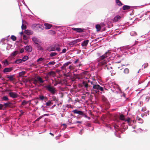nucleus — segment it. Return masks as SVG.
<instances>
[{
  "label": "nucleus",
  "mask_w": 150,
  "mask_h": 150,
  "mask_svg": "<svg viewBox=\"0 0 150 150\" xmlns=\"http://www.w3.org/2000/svg\"><path fill=\"white\" fill-rule=\"evenodd\" d=\"M11 39L13 41H15L16 40V38L14 35H11Z\"/></svg>",
  "instance_id": "39"
},
{
  "label": "nucleus",
  "mask_w": 150,
  "mask_h": 150,
  "mask_svg": "<svg viewBox=\"0 0 150 150\" xmlns=\"http://www.w3.org/2000/svg\"><path fill=\"white\" fill-rule=\"evenodd\" d=\"M28 103V102L26 101L25 100H23L22 103L21 105H24Z\"/></svg>",
  "instance_id": "47"
},
{
  "label": "nucleus",
  "mask_w": 150,
  "mask_h": 150,
  "mask_svg": "<svg viewBox=\"0 0 150 150\" xmlns=\"http://www.w3.org/2000/svg\"><path fill=\"white\" fill-rule=\"evenodd\" d=\"M74 63L76 64V66L78 67L80 66V62H79V60L77 59L75 61H74Z\"/></svg>",
  "instance_id": "34"
},
{
  "label": "nucleus",
  "mask_w": 150,
  "mask_h": 150,
  "mask_svg": "<svg viewBox=\"0 0 150 150\" xmlns=\"http://www.w3.org/2000/svg\"><path fill=\"white\" fill-rule=\"evenodd\" d=\"M96 29L98 31H100L101 29L100 26L99 24H97L96 25Z\"/></svg>",
  "instance_id": "31"
},
{
  "label": "nucleus",
  "mask_w": 150,
  "mask_h": 150,
  "mask_svg": "<svg viewBox=\"0 0 150 150\" xmlns=\"http://www.w3.org/2000/svg\"><path fill=\"white\" fill-rule=\"evenodd\" d=\"M83 133V129H81L80 131L79 132V134L81 135Z\"/></svg>",
  "instance_id": "53"
},
{
  "label": "nucleus",
  "mask_w": 150,
  "mask_h": 150,
  "mask_svg": "<svg viewBox=\"0 0 150 150\" xmlns=\"http://www.w3.org/2000/svg\"><path fill=\"white\" fill-rule=\"evenodd\" d=\"M24 47L25 50L27 52H30L32 51V47L30 45L24 46Z\"/></svg>",
  "instance_id": "11"
},
{
  "label": "nucleus",
  "mask_w": 150,
  "mask_h": 150,
  "mask_svg": "<svg viewBox=\"0 0 150 150\" xmlns=\"http://www.w3.org/2000/svg\"><path fill=\"white\" fill-rule=\"evenodd\" d=\"M44 58H43L42 57H40L37 60V62H39V61H41L43 60H44Z\"/></svg>",
  "instance_id": "44"
},
{
  "label": "nucleus",
  "mask_w": 150,
  "mask_h": 150,
  "mask_svg": "<svg viewBox=\"0 0 150 150\" xmlns=\"http://www.w3.org/2000/svg\"><path fill=\"white\" fill-rule=\"evenodd\" d=\"M21 28L22 30H25L26 29V25H24L23 23L21 26Z\"/></svg>",
  "instance_id": "46"
},
{
  "label": "nucleus",
  "mask_w": 150,
  "mask_h": 150,
  "mask_svg": "<svg viewBox=\"0 0 150 150\" xmlns=\"http://www.w3.org/2000/svg\"><path fill=\"white\" fill-rule=\"evenodd\" d=\"M2 63L4 64L5 66H6L9 64V63L6 59H5L4 61H2Z\"/></svg>",
  "instance_id": "25"
},
{
  "label": "nucleus",
  "mask_w": 150,
  "mask_h": 150,
  "mask_svg": "<svg viewBox=\"0 0 150 150\" xmlns=\"http://www.w3.org/2000/svg\"><path fill=\"white\" fill-rule=\"evenodd\" d=\"M66 51H67L66 49L65 48H64L62 50V52H60V54L65 53L66 52Z\"/></svg>",
  "instance_id": "48"
},
{
  "label": "nucleus",
  "mask_w": 150,
  "mask_h": 150,
  "mask_svg": "<svg viewBox=\"0 0 150 150\" xmlns=\"http://www.w3.org/2000/svg\"><path fill=\"white\" fill-rule=\"evenodd\" d=\"M38 96L40 100H43L46 98V97H45L43 95H40Z\"/></svg>",
  "instance_id": "32"
},
{
  "label": "nucleus",
  "mask_w": 150,
  "mask_h": 150,
  "mask_svg": "<svg viewBox=\"0 0 150 150\" xmlns=\"http://www.w3.org/2000/svg\"><path fill=\"white\" fill-rule=\"evenodd\" d=\"M50 134L52 135V136H54V134L52 133H51V132L50 133Z\"/></svg>",
  "instance_id": "64"
},
{
  "label": "nucleus",
  "mask_w": 150,
  "mask_h": 150,
  "mask_svg": "<svg viewBox=\"0 0 150 150\" xmlns=\"http://www.w3.org/2000/svg\"><path fill=\"white\" fill-rule=\"evenodd\" d=\"M82 84H83V86H84V87L86 88V89L88 87V84L87 83H86V82L85 81H83L82 82Z\"/></svg>",
  "instance_id": "29"
},
{
  "label": "nucleus",
  "mask_w": 150,
  "mask_h": 150,
  "mask_svg": "<svg viewBox=\"0 0 150 150\" xmlns=\"http://www.w3.org/2000/svg\"><path fill=\"white\" fill-rule=\"evenodd\" d=\"M22 62V61L21 59H17L13 63H14L19 64Z\"/></svg>",
  "instance_id": "30"
},
{
  "label": "nucleus",
  "mask_w": 150,
  "mask_h": 150,
  "mask_svg": "<svg viewBox=\"0 0 150 150\" xmlns=\"http://www.w3.org/2000/svg\"><path fill=\"white\" fill-rule=\"evenodd\" d=\"M146 110V108L145 107L143 108H142V111H145Z\"/></svg>",
  "instance_id": "57"
},
{
  "label": "nucleus",
  "mask_w": 150,
  "mask_h": 150,
  "mask_svg": "<svg viewBox=\"0 0 150 150\" xmlns=\"http://www.w3.org/2000/svg\"><path fill=\"white\" fill-rule=\"evenodd\" d=\"M72 30L76 31L78 33H81L84 31V29L83 28H71Z\"/></svg>",
  "instance_id": "10"
},
{
  "label": "nucleus",
  "mask_w": 150,
  "mask_h": 150,
  "mask_svg": "<svg viewBox=\"0 0 150 150\" xmlns=\"http://www.w3.org/2000/svg\"><path fill=\"white\" fill-rule=\"evenodd\" d=\"M48 115H49V114H45L43 115L44 116H48Z\"/></svg>",
  "instance_id": "62"
},
{
  "label": "nucleus",
  "mask_w": 150,
  "mask_h": 150,
  "mask_svg": "<svg viewBox=\"0 0 150 150\" xmlns=\"http://www.w3.org/2000/svg\"><path fill=\"white\" fill-rule=\"evenodd\" d=\"M37 82H38V81H37V79H35L34 80H33V83L34 84H35V85H36V84H37Z\"/></svg>",
  "instance_id": "50"
},
{
  "label": "nucleus",
  "mask_w": 150,
  "mask_h": 150,
  "mask_svg": "<svg viewBox=\"0 0 150 150\" xmlns=\"http://www.w3.org/2000/svg\"><path fill=\"white\" fill-rule=\"evenodd\" d=\"M78 40H79L78 39H76L72 40L71 42H70L69 43V44L70 46L73 45H75L77 43Z\"/></svg>",
  "instance_id": "18"
},
{
  "label": "nucleus",
  "mask_w": 150,
  "mask_h": 150,
  "mask_svg": "<svg viewBox=\"0 0 150 150\" xmlns=\"http://www.w3.org/2000/svg\"><path fill=\"white\" fill-rule=\"evenodd\" d=\"M55 64V62L54 61H52L50 62L47 64V66H48V65H53L54 64Z\"/></svg>",
  "instance_id": "42"
},
{
  "label": "nucleus",
  "mask_w": 150,
  "mask_h": 150,
  "mask_svg": "<svg viewBox=\"0 0 150 150\" xmlns=\"http://www.w3.org/2000/svg\"><path fill=\"white\" fill-rule=\"evenodd\" d=\"M46 89L50 92L52 95H55L56 93V90L55 88L51 86L50 85H49L46 87Z\"/></svg>",
  "instance_id": "6"
},
{
  "label": "nucleus",
  "mask_w": 150,
  "mask_h": 150,
  "mask_svg": "<svg viewBox=\"0 0 150 150\" xmlns=\"http://www.w3.org/2000/svg\"><path fill=\"white\" fill-rule=\"evenodd\" d=\"M132 48L128 46H126L122 48V49H124L126 52H127V53H128L129 52L130 53H131V52L129 51L130 50H131V49Z\"/></svg>",
  "instance_id": "15"
},
{
  "label": "nucleus",
  "mask_w": 150,
  "mask_h": 150,
  "mask_svg": "<svg viewBox=\"0 0 150 150\" xmlns=\"http://www.w3.org/2000/svg\"><path fill=\"white\" fill-rule=\"evenodd\" d=\"M47 74L50 76L52 74L51 72H49Z\"/></svg>",
  "instance_id": "61"
},
{
  "label": "nucleus",
  "mask_w": 150,
  "mask_h": 150,
  "mask_svg": "<svg viewBox=\"0 0 150 150\" xmlns=\"http://www.w3.org/2000/svg\"><path fill=\"white\" fill-rule=\"evenodd\" d=\"M143 130L141 129V128H139L137 130V133L139 132H141Z\"/></svg>",
  "instance_id": "49"
},
{
  "label": "nucleus",
  "mask_w": 150,
  "mask_h": 150,
  "mask_svg": "<svg viewBox=\"0 0 150 150\" xmlns=\"http://www.w3.org/2000/svg\"><path fill=\"white\" fill-rule=\"evenodd\" d=\"M33 41L35 44H39L41 42L40 40L36 36H34L32 38Z\"/></svg>",
  "instance_id": "9"
},
{
  "label": "nucleus",
  "mask_w": 150,
  "mask_h": 150,
  "mask_svg": "<svg viewBox=\"0 0 150 150\" xmlns=\"http://www.w3.org/2000/svg\"><path fill=\"white\" fill-rule=\"evenodd\" d=\"M60 45L59 44H53L48 46L47 50L49 52H51L57 50L58 52H60L61 50L60 48Z\"/></svg>",
  "instance_id": "5"
},
{
  "label": "nucleus",
  "mask_w": 150,
  "mask_h": 150,
  "mask_svg": "<svg viewBox=\"0 0 150 150\" xmlns=\"http://www.w3.org/2000/svg\"><path fill=\"white\" fill-rule=\"evenodd\" d=\"M138 122L140 123H142L143 122V120L141 118H139L138 119Z\"/></svg>",
  "instance_id": "43"
},
{
  "label": "nucleus",
  "mask_w": 150,
  "mask_h": 150,
  "mask_svg": "<svg viewBox=\"0 0 150 150\" xmlns=\"http://www.w3.org/2000/svg\"><path fill=\"white\" fill-rule=\"evenodd\" d=\"M19 53V52L18 51L16 50L11 53V54L10 56L11 57L13 58L15 57L17 54H18Z\"/></svg>",
  "instance_id": "17"
},
{
  "label": "nucleus",
  "mask_w": 150,
  "mask_h": 150,
  "mask_svg": "<svg viewBox=\"0 0 150 150\" xmlns=\"http://www.w3.org/2000/svg\"><path fill=\"white\" fill-rule=\"evenodd\" d=\"M70 70L72 69H73V67L71 65H70L69 67H68Z\"/></svg>",
  "instance_id": "54"
},
{
  "label": "nucleus",
  "mask_w": 150,
  "mask_h": 150,
  "mask_svg": "<svg viewBox=\"0 0 150 150\" xmlns=\"http://www.w3.org/2000/svg\"><path fill=\"white\" fill-rule=\"evenodd\" d=\"M52 104V101L50 100H48L46 103L45 105L47 106H50Z\"/></svg>",
  "instance_id": "26"
},
{
  "label": "nucleus",
  "mask_w": 150,
  "mask_h": 150,
  "mask_svg": "<svg viewBox=\"0 0 150 150\" xmlns=\"http://www.w3.org/2000/svg\"><path fill=\"white\" fill-rule=\"evenodd\" d=\"M115 1L117 4L119 6H121L122 5V3L119 0H116Z\"/></svg>",
  "instance_id": "28"
},
{
  "label": "nucleus",
  "mask_w": 150,
  "mask_h": 150,
  "mask_svg": "<svg viewBox=\"0 0 150 150\" xmlns=\"http://www.w3.org/2000/svg\"><path fill=\"white\" fill-rule=\"evenodd\" d=\"M37 44V47L38 50H42V48L41 45L39 44Z\"/></svg>",
  "instance_id": "40"
},
{
  "label": "nucleus",
  "mask_w": 150,
  "mask_h": 150,
  "mask_svg": "<svg viewBox=\"0 0 150 150\" xmlns=\"http://www.w3.org/2000/svg\"><path fill=\"white\" fill-rule=\"evenodd\" d=\"M56 97L54 96H53V100L54 101L56 100Z\"/></svg>",
  "instance_id": "59"
},
{
  "label": "nucleus",
  "mask_w": 150,
  "mask_h": 150,
  "mask_svg": "<svg viewBox=\"0 0 150 150\" xmlns=\"http://www.w3.org/2000/svg\"><path fill=\"white\" fill-rule=\"evenodd\" d=\"M34 26L35 28H36L38 29H40V30H42L43 29L44 27L41 25L38 24H35Z\"/></svg>",
  "instance_id": "13"
},
{
  "label": "nucleus",
  "mask_w": 150,
  "mask_h": 150,
  "mask_svg": "<svg viewBox=\"0 0 150 150\" xmlns=\"http://www.w3.org/2000/svg\"><path fill=\"white\" fill-rule=\"evenodd\" d=\"M91 83L93 85V89L96 93H99L100 91H103V87L100 86L98 84L95 80H93L92 81H91Z\"/></svg>",
  "instance_id": "4"
},
{
  "label": "nucleus",
  "mask_w": 150,
  "mask_h": 150,
  "mask_svg": "<svg viewBox=\"0 0 150 150\" xmlns=\"http://www.w3.org/2000/svg\"><path fill=\"white\" fill-rule=\"evenodd\" d=\"M19 111L21 113V114L19 115L20 116H21L22 115L24 114V112L22 110H19Z\"/></svg>",
  "instance_id": "45"
},
{
  "label": "nucleus",
  "mask_w": 150,
  "mask_h": 150,
  "mask_svg": "<svg viewBox=\"0 0 150 150\" xmlns=\"http://www.w3.org/2000/svg\"><path fill=\"white\" fill-rule=\"evenodd\" d=\"M107 127L108 128H109L110 129H111V127L110 126H109L108 125L107 126Z\"/></svg>",
  "instance_id": "63"
},
{
  "label": "nucleus",
  "mask_w": 150,
  "mask_h": 150,
  "mask_svg": "<svg viewBox=\"0 0 150 150\" xmlns=\"http://www.w3.org/2000/svg\"><path fill=\"white\" fill-rule=\"evenodd\" d=\"M139 43V42L137 41H135V44H138Z\"/></svg>",
  "instance_id": "60"
},
{
  "label": "nucleus",
  "mask_w": 150,
  "mask_h": 150,
  "mask_svg": "<svg viewBox=\"0 0 150 150\" xmlns=\"http://www.w3.org/2000/svg\"><path fill=\"white\" fill-rule=\"evenodd\" d=\"M8 91H9L8 93V94L11 97L13 98H15L18 97V95L16 93L11 92V90H9Z\"/></svg>",
  "instance_id": "7"
},
{
  "label": "nucleus",
  "mask_w": 150,
  "mask_h": 150,
  "mask_svg": "<svg viewBox=\"0 0 150 150\" xmlns=\"http://www.w3.org/2000/svg\"><path fill=\"white\" fill-rule=\"evenodd\" d=\"M37 81H39L40 83H43L45 81V80H43L42 78L39 76L36 77Z\"/></svg>",
  "instance_id": "22"
},
{
  "label": "nucleus",
  "mask_w": 150,
  "mask_h": 150,
  "mask_svg": "<svg viewBox=\"0 0 150 150\" xmlns=\"http://www.w3.org/2000/svg\"><path fill=\"white\" fill-rule=\"evenodd\" d=\"M71 62H67L65 63L62 66L61 68L62 69H65V68L69 64H70Z\"/></svg>",
  "instance_id": "16"
},
{
  "label": "nucleus",
  "mask_w": 150,
  "mask_h": 150,
  "mask_svg": "<svg viewBox=\"0 0 150 150\" xmlns=\"http://www.w3.org/2000/svg\"><path fill=\"white\" fill-rule=\"evenodd\" d=\"M109 88L108 89H107L106 88H105V89L107 90H108L110 89L113 92L115 93L116 92H118L120 91L119 86L117 84L112 82H110L109 84Z\"/></svg>",
  "instance_id": "3"
},
{
  "label": "nucleus",
  "mask_w": 150,
  "mask_h": 150,
  "mask_svg": "<svg viewBox=\"0 0 150 150\" xmlns=\"http://www.w3.org/2000/svg\"><path fill=\"white\" fill-rule=\"evenodd\" d=\"M130 35L132 36H135L137 35L135 31H132L130 33Z\"/></svg>",
  "instance_id": "38"
},
{
  "label": "nucleus",
  "mask_w": 150,
  "mask_h": 150,
  "mask_svg": "<svg viewBox=\"0 0 150 150\" xmlns=\"http://www.w3.org/2000/svg\"><path fill=\"white\" fill-rule=\"evenodd\" d=\"M45 26V29H49L52 27V25L47 23H46L44 24Z\"/></svg>",
  "instance_id": "20"
},
{
  "label": "nucleus",
  "mask_w": 150,
  "mask_h": 150,
  "mask_svg": "<svg viewBox=\"0 0 150 150\" xmlns=\"http://www.w3.org/2000/svg\"><path fill=\"white\" fill-rule=\"evenodd\" d=\"M2 99L3 101H8L9 100L7 96H4L2 97Z\"/></svg>",
  "instance_id": "23"
},
{
  "label": "nucleus",
  "mask_w": 150,
  "mask_h": 150,
  "mask_svg": "<svg viewBox=\"0 0 150 150\" xmlns=\"http://www.w3.org/2000/svg\"><path fill=\"white\" fill-rule=\"evenodd\" d=\"M14 75H8L7 76V78H8L9 80L11 81H13L14 79Z\"/></svg>",
  "instance_id": "27"
},
{
  "label": "nucleus",
  "mask_w": 150,
  "mask_h": 150,
  "mask_svg": "<svg viewBox=\"0 0 150 150\" xmlns=\"http://www.w3.org/2000/svg\"><path fill=\"white\" fill-rule=\"evenodd\" d=\"M114 129H115L116 131H117V127H118V126L117 125H115L114 126Z\"/></svg>",
  "instance_id": "55"
},
{
  "label": "nucleus",
  "mask_w": 150,
  "mask_h": 150,
  "mask_svg": "<svg viewBox=\"0 0 150 150\" xmlns=\"http://www.w3.org/2000/svg\"><path fill=\"white\" fill-rule=\"evenodd\" d=\"M120 119L121 120L124 121L125 122H127L129 125L132 126V128L133 129L135 128L136 126L134 125L136 122L135 121L131 120L129 118L125 119L124 116L123 115H120Z\"/></svg>",
  "instance_id": "2"
},
{
  "label": "nucleus",
  "mask_w": 150,
  "mask_h": 150,
  "mask_svg": "<svg viewBox=\"0 0 150 150\" xmlns=\"http://www.w3.org/2000/svg\"><path fill=\"white\" fill-rule=\"evenodd\" d=\"M13 69L12 67L5 68L3 70L4 73H7L11 71Z\"/></svg>",
  "instance_id": "14"
},
{
  "label": "nucleus",
  "mask_w": 150,
  "mask_h": 150,
  "mask_svg": "<svg viewBox=\"0 0 150 150\" xmlns=\"http://www.w3.org/2000/svg\"><path fill=\"white\" fill-rule=\"evenodd\" d=\"M3 105L4 106L5 108H6L7 107H14L16 106L14 103H13L10 102H8L6 103H4Z\"/></svg>",
  "instance_id": "8"
},
{
  "label": "nucleus",
  "mask_w": 150,
  "mask_h": 150,
  "mask_svg": "<svg viewBox=\"0 0 150 150\" xmlns=\"http://www.w3.org/2000/svg\"><path fill=\"white\" fill-rule=\"evenodd\" d=\"M148 65V64L147 63H144L143 65L142 66V69L144 68L145 69L146 68Z\"/></svg>",
  "instance_id": "41"
},
{
  "label": "nucleus",
  "mask_w": 150,
  "mask_h": 150,
  "mask_svg": "<svg viewBox=\"0 0 150 150\" xmlns=\"http://www.w3.org/2000/svg\"><path fill=\"white\" fill-rule=\"evenodd\" d=\"M129 69L128 68H125L124 70V73L126 74H128L129 73Z\"/></svg>",
  "instance_id": "37"
},
{
  "label": "nucleus",
  "mask_w": 150,
  "mask_h": 150,
  "mask_svg": "<svg viewBox=\"0 0 150 150\" xmlns=\"http://www.w3.org/2000/svg\"><path fill=\"white\" fill-rule=\"evenodd\" d=\"M25 73V71H22L20 72L19 73V77H22Z\"/></svg>",
  "instance_id": "35"
},
{
  "label": "nucleus",
  "mask_w": 150,
  "mask_h": 150,
  "mask_svg": "<svg viewBox=\"0 0 150 150\" xmlns=\"http://www.w3.org/2000/svg\"><path fill=\"white\" fill-rule=\"evenodd\" d=\"M23 38L25 40H26L28 39V37L26 35H24L23 36Z\"/></svg>",
  "instance_id": "52"
},
{
  "label": "nucleus",
  "mask_w": 150,
  "mask_h": 150,
  "mask_svg": "<svg viewBox=\"0 0 150 150\" xmlns=\"http://www.w3.org/2000/svg\"><path fill=\"white\" fill-rule=\"evenodd\" d=\"M24 48H21L20 50V53H21L23 52L24 51Z\"/></svg>",
  "instance_id": "51"
},
{
  "label": "nucleus",
  "mask_w": 150,
  "mask_h": 150,
  "mask_svg": "<svg viewBox=\"0 0 150 150\" xmlns=\"http://www.w3.org/2000/svg\"><path fill=\"white\" fill-rule=\"evenodd\" d=\"M28 59V57L27 56H24L22 59V62H25Z\"/></svg>",
  "instance_id": "33"
},
{
  "label": "nucleus",
  "mask_w": 150,
  "mask_h": 150,
  "mask_svg": "<svg viewBox=\"0 0 150 150\" xmlns=\"http://www.w3.org/2000/svg\"><path fill=\"white\" fill-rule=\"evenodd\" d=\"M110 52L108 50L105 54L100 57L98 59V65L99 66H103L105 69L109 70L112 69V67L107 64L108 59L107 57L109 56Z\"/></svg>",
  "instance_id": "1"
},
{
  "label": "nucleus",
  "mask_w": 150,
  "mask_h": 150,
  "mask_svg": "<svg viewBox=\"0 0 150 150\" xmlns=\"http://www.w3.org/2000/svg\"><path fill=\"white\" fill-rule=\"evenodd\" d=\"M57 54V53L55 52H51L50 54V56L51 57H52L56 56Z\"/></svg>",
  "instance_id": "36"
},
{
  "label": "nucleus",
  "mask_w": 150,
  "mask_h": 150,
  "mask_svg": "<svg viewBox=\"0 0 150 150\" xmlns=\"http://www.w3.org/2000/svg\"><path fill=\"white\" fill-rule=\"evenodd\" d=\"M89 40H84L83 42H82L81 43V45L82 46H86Z\"/></svg>",
  "instance_id": "21"
},
{
  "label": "nucleus",
  "mask_w": 150,
  "mask_h": 150,
  "mask_svg": "<svg viewBox=\"0 0 150 150\" xmlns=\"http://www.w3.org/2000/svg\"><path fill=\"white\" fill-rule=\"evenodd\" d=\"M82 123V122L81 121H77L76 122V123H80V124H81Z\"/></svg>",
  "instance_id": "58"
},
{
  "label": "nucleus",
  "mask_w": 150,
  "mask_h": 150,
  "mask_svg": "<svg viewBox=\"0 0 150 150\" xmlns=\"http://www.w3.org/2000/svg\"><path fill=\"white\" fill-rule=\"evenodd\" d=\"M4 106V105L2 104H0V110L3 109V108Z\"/></svg>",
  "instance_id": "56"
},
{
  "label": "nucleus",
  "mask_w": 150,
  "mask_h": 150,
  "mask_svg": "<svg viewBox=\"0 0 150 150\" xmlns=\"http://www.w3.org/2000/svg\"><path fill=\"white\" fill-rule=\"evenodd\" d=\"M130 8V6L127 5H124L122 7L123 9L124 10L129 9Z\"/></svg>",
  "instance_id": "24"
},
{
  "label": "nucleus",
  "mask_w": 150,
  "mask_h": 150,
  "mask_svg": "<svg viewBox=\"0 0 150 150\" xmlns=\"http://www.w3.org/2000/svg\"><path fill=\"white\" fill-rule=\"evenodd\" d=\"M121 18V17L120 16H116L114 18L113 21L115 22H117L120 20Z\"/></svg>",
  "instance_id": "19"
},
{
  "label": "nucleus",
  "mask_w": 150,
  "mask_h": 150,
  "mask_svg": "<svg viewBox=\"0 0 150 150\" xmlns=\"http://www.w3.org/2000/svg\"><path fill=\"white\" fill-rule=\"evenodd\" d=\"M72 112L75 114H77L81 115H84V114L83 112L75 109L72 111Z\"/></svg>",
  "instance_id": "12"
}]
</instances>
